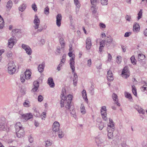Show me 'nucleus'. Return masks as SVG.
<instances>
[{
  "mask_svg": "<svg viewBox=\"0 0 147 147\" xmlns=\"http://www.w3.org/2000/svg\"><path fill=\"white\" fill-rule=\"evenodd\" d=\"M107 77L109 81H111L113 80V74L111 71L109 70L108 71Z\"/></svg>",
  "mask_w": 147,
  "mask_h": 147,
  "instance_id": "obj_14",
  "label": "nucleus"
},
{
  "mask_svg": "<svg viewBox=\"0 0 147 147\" xmlns=\"http://www.w3.org/2000/svg\"><path fill=\"white\" fill-rule=\"evenodd\" d=\"M132 91L133 94L135 95H137V92L136 90L135 87V86L134 85H133L132 86Z\"/></svg>",
  "mask_w": 147,
  "mask_h": 147,
  "instance_id": "obj_43",
  "label": "nucleus"
},
{
  "mask_svg": "<svg viewBox=\"0 0 147 147\" xmlns=\"http://www.w3.org/2000/svg\"><path fill=\"white\" fill-rule=\"evenodd\" d=\"M39 83L37 81H35L33 82L34 88L32 89L33 92H35L38 90L39 86Z\"/></svg>",
  "mask_w": 147,
  "mask_h": 147,
  "instance_id": "obj_15",
  "label": "nucleus"
},
{
  "mask_svg": "<svg viewBox=\"0 0 147 147\" xmlns=\"http://www.w3.org/2000/svg\"><path fill=\"white\" fill-rule=\"evenodd\" d=\"M142 9H140V11H139V13H138V20H139L140 19V18H142Z\"/></svg>",
  "mask_w": 147,
  "mask_h": 147,
  "instance_id": "obj_38",
  "label": "nucleus"
},
{
  "mask_svg": "<svg viewBox=\"0 0 147 147\" xmlns=\"http://www.w3.org/2000/svg\"><path fill=\"white\" fill-rule=\"evenodd\" d=\"M4 23L3 19L0 15V28H3L4 27Z\"/></svg>",
  "mask_w": 147,
  "mask_h": 147,
  "instance_id": "obj_35",
  "label": "nucleus"
},
{
  "mask_svg": "<svg viewBox=\"0 0 147 147\" xmlns=\"http://www.w3.org/2000/svg\"><path fill=\"white\" fill-rule=\"evenodd\" d=\"M109 123L108 125V127L107 128V130H112L114 131L115 130V127L113 123V121L111 119H109Z\"/></svg>",
  "mask_w": 147,
  "mask_h": 147,
  "instance_id": "obj_10",
  "label": "nucleus"
},
{
  "mask_svg": "<svg viewBox=\"0 0 147 147\" xmlns=\"http://www.w3.org/2000/svg\"><path fill=\"white\" fill-rule=\"evenodd\" d=\"M44 12V13L47 16L49 14V8L48 6L45 8Z\"/></svg>",
  "mask_w": 147,
  "mask_h": 147,
  "instance_id": "obj_33",
  "label": "nucleus"
},
{
  "mask_svg": "<svg viewBox=\"0 0 147 147\" xmlns=\"http://www.w3.org/2000/svg\"><path fill=\"white\" fill-rule=\"evenodd\" d=\"M117 97L118 96L115 93H113L112 95V98L113 100L115 103L117 104V105L119 107L120 106V105L118 102V100Z\"/></svg>",
  "mask_w": 147,
  "mask_h": 147,
  "instance_id": "obj_17",
  "label": "nucleus"
},
{
  "mask_svg": "<svg viewBox=\"0 0 147 147\" xmlns=\"http://www.w3.org/2000/svg\"><path fill=\"white\" fill-rule=\"evenodd\" d=\"M62 93L61 94V98L63 100V99H65V97L64 96V94L65 93H66V90H65L64 89H63L62 90Z\"/></svg>",
  "mask_w": 147,
  "mask_h": 147,
  "instance_id": "obj_40",
  "label": "nucleus"
},
{
  "mask_svg": "<svg viewBox=\"0 0 147 147\" xmlns=\"http://www.w3.org/2000/svg\"><path fill=\"white\" fill-rule=\"evenodd\" d=\"M22 47L23 49L25 50L27 54L29 55H30L32 53V51L31 49L28 45L24 44H23L22 45Z\"/></svg>",
  "mask_w": 147,
  "mask_h": 147,
  "instance_id": "obj_7",
  "label": "nucleus"
},
{
  "mask_svg": "<svg viewBox=\"0 0 147 147\" xmlns=\"http://www.w3.org/2000/svg\"><path fill=\"white\" fill-rule=\"evenodd\" d=\"M43 99V98L42 95H39L38 97V101L39 102H41Z\"/></svg>",
  "mask_w": 147,
  "mask_h": 147,
  "instance_id": "obj_52",
  "label": "nucleus"
},
{
  "mask_svg": "<svg viewBox=\"0 0 147 147\" xmlns=\"http://www.w3.org/2000/svg\"><path fill=\"white\" fill-rule=\"evenodd\" d=\"M42 30V29L41 28L39 29H38V28H33L32 29V31L34 34L40 32Z\"/></svg>",
  "mask_w": 147,
  "mask_h": 147,
  "instance_id": "obj_31",
  "label": "nucleus"
},
{
  "mask_svg": "<svg viewBox=\"0 0 147 147\" xmlns=\"http://www.w3.org/2000/svg\"><path fill=\"white\" fill-rule=\"evenodd\" d=\"M104 127V124L102 123H101L99 125V128L100 130H102Z\"/></svg>",
  "mask_w": 147,
  "mask_h": 147,
  "instance_id": "obj_53",
  "label": "nucleus"
},
{
  "mask_svg": "<svg viewBox=\"0 0 147 147\" xmlns=\"http://www.w3.org/2000/svg\"><path fill=\"white\" fill-rule=\"evenodd\" d=\"M32 8L33 10L35 11H36L37 10V7L35 4H34V5H32Z\"/></svg>",
  "mask_w": 147,
  "mask_h": 147,
  "instance_id": "obj_57",
  "label": "nucleus"
},
{
  "mask_svg": "<svg viewBox=\"0 0 147 147\" xmlns=\"http://www.w3.org/2000/svg\"><path fill=\"white\" fill-rule=\"evenodd\" d=\"M59 42L61 45V49H63L65 46V41L63 38L61 37L60 38Z\"/></svg>",
  "mask_w": 147,
  "mask_h": 147,
  "instance_id": "obj_26",
  "label": "nucleus"
},
{
  "mask_svg": "<svg viewBox=\"0 0 147 147\" xmlns=\"http://www.w3.org/2000/svg\"><path fill=\"white\" fill-rule=\"evenodd\" d=\"M134 108L139 113L142 114L144 113L145 111L138 105H135L134 106Z\"/></svg>",
  "mask_w": 147,
  "mask_h": 147,
  "instance_id": "obj_18",
  "label": "nucleus"
},
{
  "mask_svg": "<svg viewBox=\"0 0 147 147\" xmlns=\"http://www.w3.org/2000/svg\"><path fill=\"white\" fill-rule=\"evenodd\" d=\"M145 57V56L144 55L142 54H140L138 55V60L141 61Z\"/></svg>",
  "mask_w": 147,
  "mask_h": 147,
  "instance_id": "obj_34",
  "label": "nucleus"
},
{
  "mask_svg": "<svg viewBox=\"0 0 147 147\" xmlns=\"http://www.w3.org/2000/svg\"><path fill=\"white\" fill-rule=\"evenodd\" d=\"M8 73L10 75L14 74L16 71V66L13 61H10L8 64Z\"/></svg>",
  "mask_w": 147,
  "mask_h": 147,
  "instance_id": "obj_2",
  "label": "nucleus"
},
{
  "mask_svg": "<svg viewBox=\"0 0 147 147\" xmlns=\"http://www.w3.org/2000/svg\"><path fill=\"white\" fill-rule=\"evenodd\" d=\"M52 143L49 141H47L45 142V146H51Z\"/></svg>",
  "mask_w": 147,
  "mask_h": 147,
  "instance_id": "obj_49",
  "label": "nucleus"
},
{
  "mask_svg": "<svg viewBox=\"0 0 147 147\" xmlns=\"http://www.w3.org/2000/svg\"><path fill=\"white\" fill-rule=\"evenodd\" d=\"M91 9L92 13V15H94L96 17H97L98 13H97V9L96 6H92L91 8Z\"/></svg>",
  "mask_w": 147,
  "mask_h": 147,
  "instance_id": "obj_22",
  "label": "nucleus"
},
{
  "mask_svg": "<svg viewBox=\"0 0 147 147\" xmlns=\"http://www.w3.org/2000/svg\"><path fill=\"white\" fill-rule=\"evenodd\" d=\"M65 100V99H63V100L62 99L61 101L60 104L61 107H64Z\"/></svg>",
  "mask_w": 147,
  "mask_h": 147,
  "instance_id": "obj_56",
  "label": "nucleus"
},
{
  "mask_svg": "<svg viewBox=\"0 0 147 147\" xmlns=\"http://www.w3.org/2000/svg\"><path fill=\"white\" fill-rule=\"evenodd\" d=\"M121 75L122 76L125 78H127L129 76V74L127 67H125L123 68Z\"/></svg>",
  "mask_w": 147,
  "mask_h": 147,
  "instance_id": "obj_5",
  "label": "nucleus"
},
{
  "mask_svg": "<svg viewBox=\"0 0 147 147\" xmlns=\"http://www.w3.org/2000/svg\"><path fill=\"white\" fill-rule=\"evenodd\" d=\"M26 5L24 3H23L19 7V10L21 12L23 11L26 8Z\"/></svg>",
  "mask_w": 147,
  "mask_h": 147,
  "instance_id": "obj_24",
  "label": "nucleus"
},
{
  "mask_svg": "<svg viewBox=\"0 0 147 147\" xmlns=\"http://www.w3.org/2000/svg\"><path fill=\"white\" fill-rule=\"evenodd\" d=\"M117 62L118 64H119L121 62V57L120 56H117Z\"/></svg>",
  "mask_w": 147,
  "mask_h": 147,
  "instance_id": "obj_51",
  "label": "nucleus"
},
{
  "mask_svg": "<svg viewBox=\"0 0 147 147\" xmlns=\"http://www.w3.org/2000/svg\"><path fill=\"white\" fill-rule=\"evenodd\" d=\"M21 117L24 120V121H26L32 118L33 116L32 113H27L21 115Z\"/></svg>",
  "mask_w": 147,
  "mask_h": 147,
  "instance_id": "obj_6",
  "label": "nucleus"
},
{
  "mask_svg": "<svg viewBox=\"0 0 147 147\" xmlns=\"http://www.w3.org/2000/svg\"><path fill=\"white\" fill-rule=\"evenodd\" d=\"M99 26L100 28H105L106 26L103 23H100V24Z\"/></svg>",
  "mask_w": 147,
  "mask_h": 147,
  "instance_id": "obj_62",
  "label": "nucleus"
},
{
  "mask_svg": "<svg viewBox=\"0 0 147 147\" xmlns=\"http://www.w3.org/2000/svg\"><path fill=\"white\" fill-rule=\"evenodd\" d=\"M45 67V64H42L41 65H39L38 67V71L40 73L43 72Z\"/></svg>",
  "mask_w": 147,
  "mask_h": 147,
  "instance_id": "obj_25",
  "label": "nucleus"
},
{
  "mask_svg": "<svg viewBox=\"0 0 147 147\" xmlns=\"http://www.w3.org/2000/svg\"><path fill=\"white\" fill-rule=\"evenodd\" d=\"M69 56L70 57H71V58L70 59V65L71 68V69L73 73H74L75 71V67H74V63L75 62L74 61V58L72 57V52L70 51V52L68 54Z\"/></svg>",
  "mask_w": 147,
  "mask_h": 147,
  "instance_id": "obj_3",
  "label": "nucleus"
},
{
  "mask_svg": "<svg viewBox=\"0 0 147 147\" xmlns=\"http://www.w3.org/2000/svg\"><path fill=\"white\" fill-rule=\"evenodd\" d=\"M131 34V32H126L124 35V37H128Z\"/></svg>",
  "mask_w": 147,
  "mask_h": 147,
  "instance_id": "obj_60",
  "label": "nucleus"
},
{
  "mask_svg": "<svg viewBox=\"0 0 147 147\" xmlns=\"http://www.w3.org/2000/svg\"><path fill=\"white\" fill-rule=\"evenodd\" d=\"M17 42V40L16 37L13 36L11 38L8 40V46L9 48H12L14 45Z\"/></svg>",
  "mask_w": 147,
  "mask_h": 147,
  "instance_id": "obj_4",
  "label": "nucleus"
},
{
  "mask_svg": "<svg viewBox=\"0 0 147 147\" xmlns=\"http://www.w3.org/2000/svg\"><path fill=\"white\" fill-rule=\"evenodd\" d=\"M126 20L129 22L131 19V16L129 15H126L125 17Z\"/></svg>",
  "mask_w": 147,
  "mask_h": 147,
  "instance_id": "obj_58",
  "label": "nucleus"
},
{
  "mask_svg": "<svg viewBox=\"0 0 147 147\" xmlns=\"http://www.w3.org/2000/svg\"><path fill=\"white\" fill-rule=\"evenodd\" d=\"M92 45L91 39L90 38H87L86 41V48L87 49H89Z\"/></svg>",
  "mask_w": 147,
  "mask_h": 147,
  "instance_id": "obj_13",
  "label": "nucleus"
},
{
  "mask_svg": "<svg viewBox=\"0 0 147 147\" xmlns=\"http://www.w3.org/2000/svg\"><path fill=\"white\" fill-rule=\"evenodd\" d=\"M82 95L84 99L86 100H88V99L87 98V94L86 91L85 90H83L82 92Z\"/></svg>",
  "mask_w": 147,
  "mask_h": 147,
  "instance_id": "obj_30",
  "label": "nucleus"
},
{
  "mask_svg": "<svg viewBox=\"0 0 147 147\" xmlns=\"http://www.w3.org/2000/svg\"><path fill=\"white\" fill-rule=\"evenodd\" d=\"M17 136L21 138L24 135V131L23 129H20L16 131Z\"/></svg>",
  "mask_w": 147,
  "mask_h": 147,
  "instance_id": "obj_11",
  "label": "nucleus"
},
{
  "mask_svg": "<svg viewBox=\"0 0 147 147\" xmlns=\"http://www.w3.org/2000/svg\"><path fill=\"white\" fill-rule=\"evenodd\" d=\"M48 84L51 87L53 88L55 86V84L53 81V79L51 77L48 78Z\"/></svg>",
  "mask_w": 147,
  "mask_h": 147,
  "instance_id": "obj_19",
  "label": "nucleus"
},
{
  "mask_svg": "<svg viewBox=\"0 0 147 147\" xmlns=\"http://www.w3.org/2000/svg\"><path fill=\"white\" fill-rule=\"evenodd\" d=\"M141 89L143 91L147 90V85L146 84L144 85L142 87Z\"/></svg>",
  "mask_w": 147,
  "mask_h": 147,
  "instance_id": "obj_54",
  "label": "nucleus"
},
{
  "mask_svg": "<svg viewBox=\"0 0 147 147\" xmlns=\"http://www.w3.org/2000/svg\"><path fill=\"white\" fill-rule=\"evenodd\" d=\"M61 53V49L60 47H57V48L56 54L57 55H59Z\"/></svg>",
  "mask_w": 147,
  "mask_h": 147,
  "instance_id": "obj_45",
  "label": "nucleus"
},
{
  "mask_svg": "<svg viewBox=\"0 0 147 147\" xmlns=\"http://www.w3.org/2000/svg\"><path fill=\"white\" fill-rule=\"evenodd\" d=\"M29 140L30 143H32L33 142V138L31 136H30L29 137Z\"/></svg>",
  "mask_w": 147,
  "mask_h": 147,
  "instance_id": "obj_64",
  "label": "nucleus"
},
{
  "mask_svg": "<svg viewBox=\"0 0 147 147\" xmlns=\"http://www.w3.org/2000/svg\"><path fill=\"white\" fill-rule=\"evenodd\" d=\"M125 96L126 98H129V99L131 100L132 99L131 94L127 92H125Z\"/></svg>",
  "mask_w": 147,
  "mask_h": 147,
  "instance_id": "obj_37",
  "label": "nucleus"
},
{
  "mask_svg": "<svg viewBox=\"0 0 147 147\" xmlns=\"http://www.w3.org/2000/svg\"><path fill=\"white\" fill-rule=\"evenodd\" d=\"M133 28H140L139 24L137 23H135L134 24Z\"/></svg>",
  "mask_w": 147,
  "mask_h": 147,
  "instance_id": "obj_61",
  "label": "nucleus"
},
{
  "mask_svg": "<svg viewBox=\"0 0 147 147\" xmlns=\"http://www.w3.org/2000/svg\"><path fill=\"white\" fill-rule=\"evenodd\" d=\"M80 111L81 113L83 114H85L86 113V110L85 107L82 104L80 107Z\"/></svg>",
  "mask_w": 147,
  "mask_h": 147,
  "instance_id": "obj_32",
  "label": "nucleus"
},
{
  "mask_svg": "<svg viewBox=\"0 0 147 147\" xmlns=\"http://www.w3.org/2000/svg\"><path fill=\"white\" fill-rule=\"evenodd\" d=\"M5 118L4 117L0 118V130H5Z\"/></svg>",
  "mask_w": 147,
  "mask_h": 147,
  "instance_id": "obj_8",
  "label": "nucleus"
},
{
  "mask_svg": "<svg viewBox=\"0 0 147 147\" xmlns=\"http://www.w3.org/2000/svg\"><path fill=\"white\" fill-rule=\"evenodd\" d=\"M74 3L76 5V14L78 13L79 11V9L80 6V4L79 3L78 0H74Z\"/></svg>",
  "mask_w": 147,
  "mask_h": 147,
  "instance_id": "obj_20",
  "label": "nucleus"
},
{
  "mask_svg": "<svg viewBox=\"0 0 147 147\" xmlns=\"http://www.w3.org/2000/svg\"><path fill=\"white\" fill-rule=\"evenodd\" d=\"M91 65V60L90 59H89L87 61V65L88 67H90Z\"/></svg>",
  "mask_w": 147,
  "mask_h": 147,
  "instance_id": "obj_59",
  "label": "nucleus"
},
{
  "mask_svg": "<svg viewBox=\"0 0 147 147\" xmlns=\"http://www.w3.org/2000/svg\"><path fill=\"white\" fill-rule=\"evenodd\" d=\"M62 19V16L61 14H58L56 16V24L57 26L60 27L61 24V21Z\"/></svg>",
  "mask_w": 147,
  "mask_h": 147,
  "instance_id": "obj_12",
  "label": "nucleus"
},
{
  "mask_svg": "<svg viewBox=\"0 0 147 147\" xmlns=\"http://www.w3.org/2000/svg\"><path fill=\"white\" fill-rule=\"evenodd\" d=\"M73 97V96L71 94L68 95L66 98V99L65 100V103H66V105L65 106V108L69 110L71 114L74 115L75 113L73 111V109H72V112H71V110L70 109L71 106H72L71 101Z\"/></svg>",
  "mask_w": 147,
  "mask_h": 147,
  "instance_id": "obj_1",
  "label": "nucleus"
},
{
  "mask_svg": "<svg viewBox=\"0 0 147 147\" xmlns=\"http://www.w3.org/2000/svg\"><path fill=\"white\" fill-rule=\"evenodd\" d=\"M13 6V3L11 1L9 0L7 3L6 7L9 10H10Z\"/></svg>",
  "mask_w": 147,
  "mask_h": 147,
  "instance_id": "obj_23",
  "label": "nucleus"
},
{
  "mask_svg": "<svg viewBox=\"0 0 147 147\" xmlns=\"http://www.w3.org/2000/svg\"><path fill=\"white\" fill-rule=\"evenodd\" d=\"M108 131L107 136L110 139H112L113 137V133L114 131H112V130H107Z\"/></svg>",
  "mask_w": 147,
  "mask_h": 147,
  "instance_id": "obj_29",
  "label": "nucleus"
},
{
  "mask_svg": "<svg viewBox=\"0 0 147 147\" xmlns=\"http://www.w3.org/2000/svg\"><path fill=\"white\" fill-rule=\"evenodd\" d=\"M20 31V30L18 29H15L13 30L12 31V34H15L19 32Z\"/></svg>",
  "mask_w": 147,
  "mask_h": 147,
  "instance_id": "obj_47",
  "label": "nucleus"
},
{
  "mask_svg": "<svg viewBox=\"0 0 147 147\" xmlns=\"http://www.w3.org/2000/svg\"><path fill=\"white\" fill-rule=\"evenodd\" d=\"M40 22L39 19L38 18L37 16L36 15L35 16V19L34 22L36 25V28H38Z\"/></svg>",
  "mask_w": 147,
  "mask_h": 147,
  "instance_id": "obj_21",
  "label": "nucleus"
},
{
  "mask_svg": "<svg viewBox=\"0 0 147 147\" xmlns=\"http://www.w3.org/2000/svg\"><path fill=\"white\" fill-rule=\"evenodd\" d=\"M113 40L111 38L109 39L108 40H107L105 41V45H106V47L108 48L109 49L110 48L109 47L110 44L112 42Z\"/></svg>",
  "mask_w": 147,
  "mask_h": 147,
  "instance_id": "obj_28",
  "label": "nucleus"
},
{
  "mask_svg": "<svg viewBox=\"0 0 147 147\" xmlns=\"http://www.w3.org/2000/svg\"><path fill=\"white\" fill-rule=\"evenodd\" d=\"M64 136V134L63 132L62 131H59L58 134V136L59 138H61Z\"/></svg>",
  "mask_w": 147,
  "mask_h": 147,
  "instance_id": "obj_50",
  "label": "nucleus"
},
{
  "mask_svg": "<svg viewBox=\"0 0 147 147\" xmlns=\"http://www.w3.org/2000/svg\"><path fill=\"white\" fill-rule=\"evenodd\" d=\"M25 76L24 74H21L20 75V80L22 82H24L25 81Z\"/></svg>",
  "mask_w": 147,
  "mask_h": 147,
  "instance_id": "obj_46",
  "label": "nucleus"
},
{
  "mask_svg": "<svg viewBox=\"0 0 147 147\" xmlns=\"http://www.w3.org/2000/svg\"><path fill=\"white\" fill-rule=\"evenodd\" d=\"M111 59H112V57H111V55L110 53H108V60L109 61H110L111 60Z\"/></svg>",
  "mask_w": 147,
  "mask_h": 147,
  "instance_id": "obj_63",
  "label": "nucleus"
},
{
  "mask_svg": "<svg viewBox=\"0 0 147 147\" xmlns=\"http://www.w3.org/2000/svg\"><path fill=\"white\" fill-rule=\"evenodd\" d=\"M101 115L102 116V118L105 121H106L107 120V112H105L104 113H101Z\"/></svg>",
  "mask_w": 147,
  "mask_h": 147,
  "instance_id": "obj_36",
  "label": "nucleus"
},
{
  "mask_svg": "<svg viewBox=\"0 0 147 147\" xmlns=\"http://www.w3.org/2000/svg\"><path fill=\"white\" fill-rule=\"evenodd\" d=\"M60 125L59 123L57 121H55L54 122L53 125V133L58 131L59 130Z\"/></svg>",
  "mask_w": 147,
  "mask_h": 147,
  "instance_id": "obj_9",
  "label": "nucleus"
},
{
  "mask_svg": "<svg viewBox=\"0 0 147 147\" xmlns=\"http://www.w3.org/2000/svg\"><path fill=\"white\" fill-rule=\"evenodd\" d=\"M105 40H102L100 42V46L104 47L105 45Z\"/></svg>",
  "mask_w": 147,
  "mask_h": 147,
  "instance_id": "obj_48",
  "label": "nucleus"
},
{
  "mask_svg": "<svg viewBox=\"0 0 147 147\" xmlns=\"http://www.w3.org/2000/svg\"><path fill=\"white\" fill-rule=\"evenodd\" d=\"M130 60L131 61V62L133 64H136V63L135 62L136 61V59L135 58V57L134 56H132L130 58Z\"/></svg>",
  "mask_w": 147,
  "mask_h": 147,
  "instance_id": "obj_41",
  "label": "nucleus"
},
{
  "mask_svg": "<svg viewBox=\"0 0 147 147\" xmlns=\"http://www.w3.org/2000/svg\"><path fill=\"white\" fill-rule=\"evenodd\" d=\"M78 79V77L77 74L75 73H74V77L73 78V81H77Z\"/></svg>",
  "mask_w": 147,
  "mask_h": 147,
  "instance_id": "obj_55",
  "label": "nucleus"
},
{
  "mask_svg": "<svg viewBox=\"0 0 147 147\" xmlns=\"http://www.w3.org/2000/svg\"><path fill=\"white\" fill-rule=\"evenodd\" d=\"M15 127L16 129V131H17L18 130L20 129H23L21 126V123L20 122H18L16 123L15 125Z\"/></svg>",
  "mask_w": 147,
  "mask_h": 147,
  "instance_id": "obj_27",
  "label": "nucleus"
},
{
  "mask_svg": "<svg viewBox=\"0 0 147 147\" xmlns=\"http://www.w3.org/2000/svg\"><path fill=\"white\" fill-rule=\"evenodd\" d=\"M30 102L28 100H25L23 103V105L26 107H29L30 106Z\"/></svg>",
  "mask_w": 147,
  "mask_h": 147,
  "instance_id": "obj_39",
  "label": "nucleus"
},
{
  "mask_svg": "<svg viewBox=\"0 0 147 147\" xmlns=\"http://www.w3.org/2000/svg\"><path fill=\"white\" fill-rule=\"evenodd\" d=\"M108 0H100L101 4L103 5H107L108 3Z\"/></svg>",
  "mask_w": 147,
  "mask_h": 147,
  "instance_id": "obj_44",
  "label": "nucleus"
},
{
  "mask_svg": "<svg viewBox=\"0 0 147 147\" xmlns=\"http://www.w3.org/2000/svg\"><path fill=\"white\" fill-rule=\"evenodd\" d=\"M107 110L105 106H104L102 107L100 110L101 114L106 112Z\"/></svg>",
  "mask_w": 147,
  "mask_h": 147,
  "instance_id": "obj_42",
  "label": "nucleus"
},
{
  "mask_svg": "<svg viewBox=\"0 0 147 147\" xmlns=\"http://www.w3.org/2000/svg\"><path fill=\"white\" fill-rule=\"evenodd\" d=\"M31 72L30 71L26 69L24 73L25 77L26 80H29L31 78Z\"/></svg>",
  "mask_w": 147,
  "mask_h": 147,
  "instance_id": "obj_16",
  "label": "nucleus"
}]
</instances>
